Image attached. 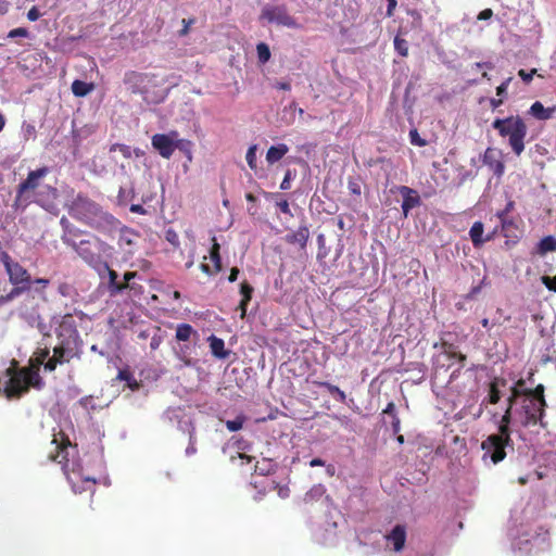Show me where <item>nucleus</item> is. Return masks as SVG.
I'll use <instances>...</instances> for the list:
<instances>
[{"label": "nucleus", "instance_id": "f257e3e1", "mask_svg": "<svg viewBox=\"0 0 556 556\" xmlns=\"http://www.w3.org/2000/svg\"><path fill=\"white\" fill-rule=\"evenodd\" d=\"M58 344L53 348V355L50 356L49 348H39L31 358V366L18 368L15 365L7 368L0 377V392L3 391L8 397L20 396L29 387L40 389L42 379L39 375V366L43 365L47 371H53L58 364L71 362L81 354V340L76 328L74 318L71 315L61 317L56 328Z\"/></svg>", "mask_w": 556, "mask_h": 556}, {"label": "nucleus", "instance_id": "f03ea898", "mask_svg": "<svg viewBox=\"0 0 556 556\" xmlns=\"http://www.w3.org/2000/svg\"><path fill=\"white\" fill-rule=\"evenodd\" d=\"M534 518V507L529 503H519L511 509L507 535L515 553L528 555L548 549V531L543 527L533 528Z\"/></svg>", "mask_w": 556, "mask_h": 556}, {"label": "nucleus", "instance_id": "7ed1b4c3", "mask_svg": "<svg viewBox=\"0 0 556 556\" xmlns=\"http://www.w3.org/2000/svg\"><path fill=\"white\" fill-rule=\"evenodd\" d=\"M68 214L76 220L104 233L116 231L119 220L104 211L100 204L83 193H78L67 205Z\"/></svg>", "mask_w": 556, "mask_h": 556}, {"label": "nucleus", "instance_id": "20e7f679", "mask_svg": "<svg viewBox=\"0 0 556 556\" xmlns=\"http://www.w3.org/2000/svg\"><path fill=\"white\" fill-rule=\"evenodd\" d=\"M374 553L383 556H435L433 548L421 549L407 543V530L404 525H395L372 546Z\"/></svg>", "mask_w": 556, "mask_h": 556}, {"label": "nucleus", "instance_id": "39448f33", "mask_svg": "<svg viewBox=\"0 0 556 556\" xmlns=\"http://www.w3.org/2000/svg\"><path fill=\"white\" fill-rule=\"evenodd\" d=\"M520 395V391L517 387H514L511 389V395L508 399L509 405L505 412V414L502 416L501 424L498 426L500 433L498 434H491L481 443V448L483 451L482 459L483 462L490 460L491 464L495 465L500 462H502L505 456V447L510 442V431H509V424L511 418V407L514 401Z\"/></svg>", "mask_w": 556, "mask_h": 556}, {"label": "nucleus", "instance_id": "423d86ee", "mask_svg": "<svg viewBox=\"0 0 556 556\" xmlns=\"http://www.w3.org/2000/svg\"><path fill=\"white\" fill-rule=\"evenodd\" d=\"M72 249L79 258L96 270L100 277H103V273L108 270V263L115 252L114 247L94 235L77 241Z\"/></svg>", "mask_w": 556, "mask_h": 556}, {"label": "nucleus", "instance_id": "0eeeda50", "mask_svg": "<svg viewBox=\"0 0 556 556\" xmlns=\"http://www.w3.org/2000/svg\"><path fill=\"white\" fill-rule=\"evenodd\" d=\"M74 446L63 447L53 457V460L62 465V469L74 493H81L91 489L96 480L90 476H86L83 466L78 459L74 457L70 459V455L74 452Z\"/></svg>", "mask_w": 556, "mask_h": 556}, {"label": "nucleus", "instance_id": "6e6552de", "mask_svg": "<svg viewBox=\"0 0 556 556\" xmlns=\"http://www.w3.org/2000/svg\"><path fill=\"white\" fill-rule=\"evenodd\" d=\"M492 128L495 129L502 138L508 139V144L516 155L519 156L523 152L528 128L525 121L519 115L495 118L492 122Z\"/></svg>", "mask_w": 556, "mask_h": 556}, {"label": "nucleus", "instance_id": "1a4fd4ad", "mask_svg": "<svg viewBox=\"0 0 556 556\" xmlns=\"http://www.w3.org/2000/svg\"><path fill=\"white\" fill-rule=\"evenodd\" d=\"M538 392H540L539 396H534L532 392L525 395L522 400L521 410L519 412V420L526 426H533L540 424L542 427H545L543 422V413L545 406V400L543 397V387L539 386L536 388Z\"/></svg>", "mask_w": 556, "mask_h": 556}, {"label": "nucleus", "instance_id": "9d476101", "mask_svg": "<svg viewBox=\"0 0 556 556\" xmlns=\"http://www.w3.org/2000/svg\"><path fill=\"white\" fill-rule=\"evenodd\" d=\"M261 18L270 24L283 26L291 29H302L303 25L288 13L283 5L267 4L262 9Z\"/></svg>", "mask_w": 556, "mask_h": 556}, {"label": "nucleus", "instance_id": "9b49d317", "mask_svg": "<svg viewBox=\"0 0 556 556\" xmlns=\"http://www.w3.org/2000/svg\"><path fill=\"white\" fill-rule=\"evenodd\" d=\"M50 173V168L47 166L40 167L35 170H30L27 178L18 185L16 204L27 202L30 199L29 193L33 194L40 189L43 184L41 180Z\"/></svg>", "mask_w": 556, "mask_h": 556}, {"label": "nucleus", "instance_id": "f8f14e48", "mask_svg": "<svg viewBox=\"0 0 556 556\" xmlns=\"http://www.w3.org/2000/svg\"><path fill=\"white\" fill-rule=\"evenodd\" d=\"M0 260L5 267L11 283L18 286V290L31 289L30 275L20 263L13 261L8 253H2Z\"/></svg>", "mask_w": 556, "mask_h": 556}, {"label": "nucleus", "instance_id": "ddd939ff", "mask_svg": "<svg viewBox=\"0 0 556 556\" xmlns=\"http://www.w3.org/2000/svg\"><path fill=\"white\" fill-rule=\"evenodd\" d=\"M155 75L150 73L128 72L125 74L124 84L134 93H139L146 101H149V90L156 86Z\"/></svg>", "mask_w": 556, "mask_h": 556}, {"label": "nucleus", "instance_id": "4468645a", "mask_svg": "<svg viewBox=\"0 0 556 556\" xmlns=\"http://www.w3.org/2000/svg\"><path fill=\"white\" fill-rule=\"evenodd\" d=\"M59 191L51 185H43L33 195L31 200L49 213H58L56 200Z\"/></svg>", "mask_w": 556, "mask_h": 556}, {"label": "nucleus", "instance_id": "2eb2a0df", "mask_svg": "<svg viewBox=\"0 0 556 556\" xmlns=\"http://www.w3.org/2000/svg\"><path fill=\"white\" fill-rule=\"evenodd\" d=\"M177 137V131H170L168 134H155L151 139L152 147L160 153L162 157L169 159L175 151Z\"/></svg>", "mask_w": 556, "mask_h": 556}, {"label": "nucleus", "instance_id": "dca6fc26", "mask_svg": "<svg viewBox=\"0 0 556 556\" xmlns=\"http://www.w3.org/2000/svg\"><path fill=\"white\" fill-rule=\"evenodd\" d=\"M482 162L495 176L501 177L504 174L505 166L502 162V153L497 149L488 148L482 155Z\"/></svg>", "mask_w": 556, "mask_h": 556}, {"label": "nucleus", "instance_id": "f3484780", "mask_svg": "<svg viewBox=\"0 0 556 556\" xmlns=\"http://www.w3.org/2000/svg\"><path fill=\"white\" fill-rule=\"evenodd\" d=\"M116 230H119L117 242L119 249L123 250L125 254L131 255L134 253L132 247L136 244L137 239L139 238L138 232L126 226L122 227L121 225Z\"/></svg>", "mask_w": 556, "mask_h": 556}, {"label": "nucleus", "instance_id": "a211bd4d", "mask_svg": "<svg viewBox=\"0 0 556 556\" xmlns=\"http://www.w3.org/2000/svg\"><path fill=\"white\" fill-rule=\"evenodd\" d=\"M60 225L63 230L62 242L72 248L77 242V238L83 233V230L74 226L65 216L60 219Z\"/></svg>", "mask_w": 556, "mask_h": 556}, {"label": "nucleus", "instance_id": "6ab92c4d", "mask_svg": "<svg viewBox=\"0 0 556 556\" xmlns=\"http://www.w3.org/2000/svg\"><path fill=\"white\" fill-rule=\"evenodd\" d=\"M399 191L403 197L402 211L404 216L406 217L410 210L420 204V197L418 195L416 190L406 186L400 187Z\"/></svg>", "mask_w": 556, "mask_h": 556}, {"label": "nucleus", "instance_id": "aec40b11", "mask_svg": "<svg viewBox=\"0 0 556 556\" xmlns=\"http://www.w3.org/2000/svg\"><path fill=\"white\" fill-rule=\"evenodd\" d=\"M108 276V290L111 296H115L122 293L126 289H134V285H123L117 281L118 275L115 270L111 269L110 264L108 263V270L103 273L102 279Z\"/></svg>", "mask_w": 556, "mask_h": 556}, {"label": "nucleus", "instance_id": "412c9836", "mask_svg": "<svg viewBox=\"0 0 556 556\" xmlns=\"http://www.w3.org/2000/svg\"><path fill=\"white\" fill-rule=\"evenodd\" d=\"M308 239L309 229L306 225L300 226L298 230L289 232L285 237L287 243L298 244L301 250H304L306 248Z\"/></svg>", "mask_w": 556, "mask_h": 556}, {"label": "nucleus", "instance_id": "4be33fe9", "mask_svg": "<svg viewBox=\"0 0 556 556\" xmlns=\"http://www.w3.org/2000/svg\"><path fill=\"white\" fill-rule=\"evenodd\" d=\"M253 291V287L248 282L244 281L240 285L241 300L239 302L238 309L240 311L241 319H243L247 316L248 305L252 299Z\"/></svg>", "mask_w": 556, "mask_h": 556}, {"label": "nucleus", "instance_id": "5701e85b", "mask_svg": "<svg viewBox=\"0 0 556 556\" xmlns=\"http://www.w3.org/2000/svg\"><path fill=\"white\" fill-rule=\"evenodd\" d=\"M207 341L210 342L211 352L215 357L219 359H225L228 357L229 351L225 349V342L223 339L217 338L214 334H211L207 338Z\"/></svg>", "mask_w": 556, "mask_h": 556}, {"label": "nucleus", "instance_id": "b1692460", "mask_svg": "<svg viewBox=\"0 0 556 556\" xmlns=\"http://www.w3.org/2000/svg\"><path fill=\"white\" fill-rule=\"evenodd\" d=\"M555 108H544L540 101H535L529 109V114L539 121H547L553 116Z\"/></svg>", "mask_w": 556, "mask_h": 556}, {"label": "nucleus", "instance_id": "393cba45", "mask_svg": "<svg viewBox=\"0 0 556 556\" xmlns=\"http://www.w3.org/2000/svg\"><path fill=\"white\" fill-rule=\"evenodd\" d=\"M288 152H289V148L285 143L271 146L267 150L266 161L269 164H275L276 162L280 161Z\"/></svg>", "mask_w": 556, "mask_h": 556}, {"label": "nucleus", "instance_id": "a878e982", "mask_svg": "<svg viewBox=\"0 0 556 556\" xmlns=\"http://www.w3.org/2000/svg\"><path fill=\"white\" fill-rule=\"evenodd\" d=\"M176 339L181 342H187L199 337L198 331L189 324H179L176 327Z\"/></svg>", "mask_w": 556, "mask_h": 556}, {"label": "nucleus", "instance_id": "bb28decb", "mask_svg": "<svg viewBox=\"0 0 556 556\" xmlns=\"http://www.w3.org/2000/svg\"><path fill=\"white\" fill-rule=\"evenodd\" d=\"M482 235H483V224L481 222H476L470 230H469V236H470V239L472 241V244L473 247L476 248H479L481 247L486 240H489L490 238H486V239H483L482 238Z\"/></svg>", "mask_w": 556, "mask_h": 556}, {"label": "nucleus", "instance_id": "cd10ccee", "mask_svg": "<svg viewBox=\"0 0 556 556\" xmlns=\"http://www.w3.org/2000/svg\"><path fill=\"white\" fill-rule=\"evenodd\" d=\"M93 90V84L76 79L72 84V92L76 97H86Z\"/></svg>", "mask_w": 556, "mask_h": 556}, {"label": "nucleus", "instance_id": "c85d7f7f", "mask_svg": "<svg viewBox=\"0 0 556 556\" xmlns=\"http://www.w3.org/2000/svg\"><path fill=\"white\" fill-rule=\"evenodd\" d=\"M326 493V488L324 484H315L313 485L305 494L304 502L313 503L315 501H319Z\"/></svg>", "mask_w": 556, "mask_h": 556}, {"label": "nucleus", "instance_id": "c756f323", "mask_svg": "<svg viewBox=\"0 0 556 556\" xmlns=\"http://www.w3.org/2000/svg\"><path fill=\"white\" fill-rule=\"evenodd\" d=\"M556 251V238L553 236L544 237L538 243V253L541 255L546 254L547 252Z\"/></svg>", "mask_w": 556, "mask_h": 556}, {"label": "nucleus", "instance_id": "7c9ffc66", "mask_svg": "<svg viewBox=\"0 0 556 556\" xmlns=\"http://www.w3.org/2000/svg\"><path fill=\"white\" fill-rule=\"evenodd\" d=\"M178 149L181 151L188 161H192V142L187 139H180L177 137L176 143H175V150Z\"/></svg>", "mask_w": 556, "mask_h": 556}, {"label": "nucleus", "instance_id": "2f4dec72", "mask_svg": "<svg viewBox=\"0 0 556 556\" xmlns=\"http://www.w3.org/2000/svg\"><path fill=\"white\" fill-rule=\"evenodd\" d=\"M275 464L270 459H263L255 465V472L260 476H267L274 470Z\"/></svg>", "mask_w": 556, "mask_h": 556}, {"label": "nucleus", "instance_id": "473e14b6", "mask_svg": "<svg viewBox=\"0 0 556 556\" xmlns=\"http://www.w3.org/2000/svg\"><path fill=\"white\" fill-rule=\"evenodd\" d=\"M214 243L210 253L211 261L214 264L215 270L219 271L222 268V260L219 255V244L217 243L216 239H213Z\"/></svg>", "mask_w": 556, "mask_h": 556}, {"label": "nucleus", "instance_id": "72a5a7b5", "mask_svg": "<svg viewBox=\"0 0 556 556\" xmlns=\"http://www.w3.org/2000/svg\"><path fill=\"white\" fill-rule=\"evenodd\" d=\"M165 420H168L169 422L179 421V419H182L185 417L184 410L180 407H174L168 408L164 415Z\"/></svg>", "mask_w": 556, "mask_h": 556}, {"label": "nucleus", "instance_id": "f704fd0d", "mask_svg": "<svg viewBox=\"0 0 556 556\" xmlns=\"http://www.w3.org/2000/svg\"><path fill=\"white\" fill-rule=\"evenodd\" d=\"M323 386L332 394L337 401L344 403L346 400V395L344 391H342L339 387L331 384L329 382H324Z\"/></svg>", "mask_w": 556, "mask_h": 556}, {"label": "nucleus", "instance_id": "c9c22d12", "mask_svg": "<svg viewBox=\"0 0 556 556\" xmlns=\"http://www.w3.org/2000/svg\"><path fill=\"white\" fill-rule=\"evenodd\" d=\"M245 420H247V417L244 415L240 414L233 420H227L226 427L229 431L236 432V431L242 429Z\"/></svg>", "mask_w": 556, "mask_h": 556}, {"label": "nucleus", "instance_id": "e433bc0d", "mask_svg": "<svg viewBox=\"0 0 556 556\" xmlns=\"http://www.w3.org/2000/svg\"><path fill=\"white\" fill-rule=\"evenodd\" d=\"M393 43L395 51L400 55L406 56L408 54V42L404 38L395 36Z\"/></svg>", "mask_w": 556, "mask_h": 556}, {"label": "nucleus", "instance_id": "4c0bfd02", "mask_svg": "<svg viewBox=\"0 0 556 556\" xmlns=\"http://www.w3.org/2000/svg\"><path fill=\"white\" fill-rule=\"evenodd\" d=\"M256 152H257V146L256 144H252L249 147L248 151H247V155H245V160H247V163L249 165V167L251 169H256L257 167V164H256Z\"/></svg>", "mask_w": 556, "mask_h": 556}, {"label": "nucleus", "instance_id": "58836bf2", "mask_svg": "<svg viewBox=\"0 0 556 556\" xmlns=\"http://www.w3.org/2000/svg\"><path fill=\"white\" fill-rule=\"evenodd\" d=\"M257 58L261 63H266L270 59V50L264 42L256 46Z\"/></svg>", "mask_w": 556, "mask_h": 556}, {"label": "nucleus", "instance_id": "ea45409f", "mask_svg": "<svg viewBox=\"0 0 556 556\" xmlns=\"http://www.w3.org/2000/svg\"><path fill=\"white\" fill-rule=\"evenodd\" d=\"M21 131L24 140L36 138V128L34 124L24 122Z\"/></svg>", "mask_w": 556, "mask_h": 556}, {"label": "nucleus", "instance_id": "a19ab883", "mask_svg": "<svg viewBox=\"0 0 556 556\" xmlns=\"http://www.w3.org/2000/svg\"><path fill=\"white\" fill-rule=\"evenodd\" d=\"M28 37H29V31L27 28H24V27L14 28V29L10 30L5 36V38H8V39L28 38Z\"/></svg>", "mask_w": 556, "mask_h": 556}, {"label": "nucleus", "instance_id": "79ce46f5", "mask_svg": "<svg viewBox=\"0 0 556 556\" xmlns=\"http://www.w3.org/2000/svg\"><path fill=\"white\" fill-rule=\"evenodd\" d=\"M111 152L119 151L125 159L131 157V148L122 143H114L110 148Z\"/></svg>", "mask_w": 556, "mask_h": 556}, {"label": "nucleus", "instance_id": "37998d69", "mask_svg": "<svg viewBox=\"0 0 556 556\" xmlns=\"http://www.w3.org/2000/svg\"><path fill=\"white\" fill-rule=\"evenodd\" d=\"M177 424L179 430H181L182 432H188L189 437L193 435L194 428L189 418L185 416L182 419H179Z\"/></svg>", "mask_w": 556, "mask_h": 556}, {"label": "nucleus", "instance_id": "c03bdc74", "mask_svg": "<svg viewBox=\"0 0 556 556\" xmlns=\"http://www.w3.org/2000/svg\"><path fill=\"white\" fill-rule=\"evenodd\" d=\"M410 143L417 147H425L427 141L419 137L416 129L409 131Z\"/></svg>", "mask_w": 556, "mask_h": 556}, {"label": "nucleus", "instance_id": "a18cd8bd", "mask_svg": "<svg viewBox=\"0 0 556 556\" xmlns=\"http://www.w3.org/2000/svg\"><path fill=\"white\" fill-rule=\"evenodd\" d=\"M165 239L174 247L179 245V237H178L177 232L172 228H169L165 231Z\"/></svg>", "mask_w": 556, "mask_h": 556}, {"label": "nucleus", "instance_id": "49530a36", "mask_svg": "<svg viewBox=\"0 0 556 556\" xmlns=\"http://www.w3.org/2000/svg\"><path fill=\"white\" fill-rule=\"evenodd\" d=\"M510 206L511 203L508 204L507 210L497 213V217L502 223L503 230H507V228L513 225V223L507 219V211L509 210Z\"/></svg>", "mask_w": 556, "mask_h": 556}, {"label": "nucleus", "instance_id": "de8ad7c7", "mask_svg": "<svg viewBox=\"0 0 556 556\" xmlns=\"http://www.w3.org/2000/svg\"><path fill=\"white\" fill-rule=\"evenodd\" d=\"M37 329L39 330V332L41 334H43L45 337H49L50 336V332H51V328L52 326L49 325V324H46L43 323L40 317L37 318V325H36Z\"/></svg>", "mask_w": 556, "mask_h": 556}, {"label": "nucleus", "instance_id": "09e8293b", "mask_svg": "<svg viewBox=\"0 0 556 556\" xmlns=\"http://www.w3.org/2000/svg\"><path fill=\"white\" fill-rule=\"evenodd\" d=\"M511 77H508L507 79H505L497 88H496V94L501 98H504L506 97L507 94V89H508V86L511 81Z\"/></svg>", "mask_w": 556, "mask_h": 556}, {"label": "nucleus", "instance_id": "8fccbe9b", "mask_svg": "<svg viewBox=\"0 0 556 556\" xmlns=\"http://www.w3.org/2000/svg\"><path fill=\"white\" fill-rule=\"evenodd\" d=\"M501 399L500 391L496 388V383H492L490 394H489V401L491 404H496Z\"/></svg>", "mask_w": 556, "mask_h": 556}, {"label": "nucleus", "instance_id": "3c124183", "mask_svg": "<svg viewBox=\"0 0 556 556\" xmlns=\"http://www.w3.org/2000/svg\"><path fill=\"white\" fill-rule=\"evenodd\" d=\"M49 279L46 278H37L31 281L33 285L39 286L35 288V291L41 293V290L45 289L49 285Z\"/></svg>", "mask_w": 556, "mask_h": 556}, {"label": "nucleus", "instance_id": "603ef678", "mask_svg": "<svg viewBox=\"0 0 556 556\" xmlns=\"http://www.w3.org/2000/svg\"><path fill=\"white\" fill-rule=\"evenodd\" d=\"M536 73V70H531L530 72H526L525 70H520L518 75L526 83H530L533 78V75Z\"/></svg>", "mask_w": 556, "mask_h": 556}, {"label": "nucleus", "instance_id": "864d4df0", "mask_svg": "<svg viewBox=\"0 0 556 556\" xmlns=\"http://www.w3.org/2000/svg\"><path fill=\"white\" fill-rule=\"evenodd\" d=\"M486 285H489V282L486 280V277L484 276L478 286H475L471 288L469 296L470 298L476 296L478 293H480L482 287H484Z\"/></svg>", "mask_w": 556, "mask_h": 556}, {"label": "nucleus", "instance_id": "5fc2aeb1", "mask_svg": "<svg viewBox=\"0 0 556 556\" xmlns=\"http://www.w3.org/2000/svg\"><path fill=\"white\" fill-rule=\"evenodd\" d=\"M291 179H292V173H291V170H289V169H288V170L286 172V175H285V177H283V179H282L281 184H280V189H281V190H288V189H290V187H291V185H290Z\"/></svg>", "mask_w": 556, "mask_h": 556}, {"label": "nucleus", "instance_id": "6e6d98bb", "mask_svg": "<svg viewBox=\"0 0 556 556\" xmlns=\"http://www.w3.org/2000/svg\"><path fill=\"white\" fill-rule=\"evenodd\" d=\"M542 281L547 289L556 291V276L554 278L543 276Z\"/></svg>", "mask_w": 556, "mask_h": 556}, {"label": "nucleus", "instance_id": "4d7b16f0", "mask_svg": "<svg viewBox=\"0 0 556 556\" xmlns=\"http://www.w3.org/2000/svg\"><path fill=\"white\" fill-rule=\"evenodd\" d=\"M40 16H41V13L38 11L37 7L30 8L29 11L27 12V18L30 22L37 21Z\"/></svg>", "mask_w": 556, "mask_h": 556}, {"label": "nucleus", "instance_id": "13d9d810", "mask_svg": "<svg viewBox=\"0 0 556 556\" xmlns=\"http://www.w3.org/2000/svg\"><path fill=\"white\" fill-rule=\"evenodd\" d=\"M195 452H197L195 439H194L193 435H190V438H189V445L186 448V455L187 456H191V455L195 454Z\"/></svg>", "mask_w": 556, "mask_h": 556}, {"label": "nucleus", "instance_id": "bf43d9fd", "mask_svg": "<svg viewBox=\"0 0 556 556\" xmlns=\"http://www.w3.org/2000/svg\"><path fill=\"white\" fill-rule=\"evenodd\" d=\"M277 206L279 207V210L282 213L292 216V213H291L290 207H289V203L286 200L277 202Z\"/></svg>", "mask_w": 556, "mask_h": 556}, {"label": "nucleus", "instance_id": "052dcab7", "mask_svg": "<svg viewBox=\"0 0 556 556\" xmlns=\"http://www.w3.org/2000/svg\"><path fill=\"white\" fill-rule=\"evenodd\" d=\"M391 429H392V432L394 434H397L400 432V430H401V421H400V418L397 416H394V418H392Z\"/></svg>", "mask_w": 556, "mask_h": 556}, {"label": "nucleus", "instance_id": "680f3d73", "mask_svg": "<svg viewBox=\"0 0 556 556\" xmlns=\"http://www.w3.org/2000/svg\"><path fill=\"white\" fill-rule=\"evenodd\" d=\"M131 213L144 215L147 214V210L140 204H131L129 207Z\"/></svg>", "mask_w": 556, "mask_h": 556}, {"label": "nucleus", "instance_id": "e2e57ef3", "mask_svg": "<svg viewBox=\"0 0 556 556\" xmlns=\"http://www.w3.org/2000/svg\"><path fill=\"white\" fill-rule=\"evenodd\" d=\"M383 414L384 415H389L391 418H394V416H397L396 415V412H395V405L394 403H389L387 405V407L383 409Z\"/></svg>", "mask_w": 556, "mask_h": 556}, {"label": "nucleus", "instance_id": "0e129e2a", "mask_svg": "<svg viewBox=\"0 0 556 556\" xmlns=\"http://www.w3.org/2000/svg\"><path fill=\"white\" fill-rule=\"evenodd\" d=\"M348 187H349V190H350L352 193H354V194H356V195H359V194H361V186H359L357 182H355V181H349V186H348Z\"/></svg>", "mask_w": 556, "mask_h": 556}, {"label": "nucleus", "instance_id": "69168bd1", "mask_svg": "<svg viewBox=\"0 0 556 556\" xmlns=\"http://www.w3.org/2000/svg\"><path fill=\"white\" fill-rule=\"evenodd\" d=\"M388 7H387V16H392L393 12L396 8V0H387Z\"/></svg>", "mask_w": 556, "mask_h": 556}, {"label": "nucleus", "instance_id": "338daca9", "mask_svg": "<svg viewBox=\"0 0 556 556\" xmlns=\"http://www.w3.org/2000/svg\"><path fill=\"white\" fill-rule=\"evenodd\" d=\"M189 350L190 348L188 345H181L177 352L178 356L181 358V359H185L187 357V355L189 354Z\"/></svg>", "mask_w": 556, "mask_h": 556}, {"label": "nucleus", "instance_id": "774afa93", "mask_svg": "<svg viewBox=\"0 0 556 556\" xmlns=\"http://www.w3.org/2000/svg\"><path fill=\"white\" fill-rule=\"evenodd\" d=\"M492 15H493L492 10L491 9H485V10H483V11H481L479 13L478 18L479 20H489V18L492 17Z\"/></svg>", "mask_w": 556, "mask_h": 556}]
</instances>
